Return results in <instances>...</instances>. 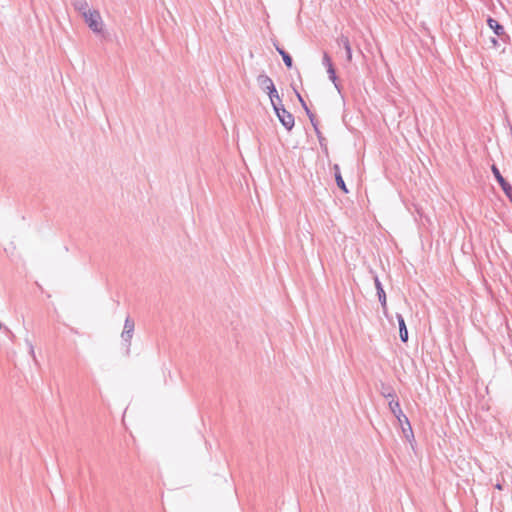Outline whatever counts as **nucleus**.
Wrapping results in <instances>:
<instances>
[{
	"label": "nucleus",
	"instance_id": "nucleus-1",
	"mask_svg": "<svg viewBox=\"0 0 512 512\" xmlns=\"http://www.w3.org/2000/svg\"><path fill=\"white\" fill-rule=\"evenodd\" d=\"M85 23L94 33H101L103 31V20L98 10H91L82 16Z\"/></svg>",
	"mask_w": 512,
	"mask_h": 512
},
{
	"label": "nucleus",
	"instance_id": "nucleus-2",
	"mask_svg": "<svg viewBox=\"0 0 512 512\" xmlns=\"http://www.w3.org/2000/svg\"><path fill=\"white\" fill-rule=\"evenodd\" d=\"M388 406H389V409L392 412V414L398 419L399 423H402V418L404 419V421H405V423L407 425V430L412 435L411 424H410L407 416L403 413V411H402V409L400 407V403L397 400V398L394 399V400H390L389 403H388Z\"/></svg>",
	"mask_w": 512,
	"mask_h": 512
},
{
	"label": "nucleus",
	"instance_id": "nucleus-3",
	"mask_svg": "<svg viewBox=\"0 0 512 512\" xmlns=\"http://www.w3.org/2000/svg\"><path fill=\"white\" fill-rule=\"evenodd\" d=\"M281 124L290 131L294 127V116L288 112L284 106L276 108L274 110Z\"/></svg>",
	"mask_w": 512,
	"mask_h": 512
},
{
	"label": "nucleus",
	"instance_id": "nucleus-4",
	"mask_svg": "<svg viewBox=\"0 0 512 512\" xmlns=\"http://www.w3.org/2000/svg\"><path fill=\"white\" fill-rule=\"evenodd\" d=\"M374 284L377 290V295L379 302L381 303L384 314H387V301H386V293L383 289L382 283L380 282L378 276H374Z\"/></svg>",
	"mask_w": 512,
	"mask_h": 512
},
{
	"label": "nucleus",
	"instance_id": "nucleus-5",
	"mask_svg": "<svg viewBox=\"0 0 512 512\" xmlns=\"http://www.w3.org/2000/svg\"><path fill=\"white\" fill-rule=\"evenodd\" d=\"M491 170H492V173H493L495 179L497 180V182L501 186L503 192L504 193L510 192V190H512V186L505 180V178L502 176V174L500 173V171L497 168V166L496 165H492Z\"/></svg>",
	"mask_w": 512,
	"mask_h": 512
},
{
	"label": "nucleus",
	"instance_id": "nucleus-6",
	"mask_svg": "<svg viewBox=\"0 0 512 512\" xmlns=\"http://www.w3.org/2000/svg\"><path fill=\"white\" fill-rule=\"evenodd\" d=\"M337 43H338V45L343 46L344 50L346 51V59L348 62H351L352 50H351L349 38L347 36H345L344 34H341L337 38Z\"/></svg>",
	"mask_w": 512,
	"mask_h": 512
},
{
	"label": "nucleus",
	"instance_id": "nucleus-7",
	"mask_svg": "<svg viewBox=\"0 0 512 512\" xmlns=\"http://www.w3.org/2000/svg\"><path fill=\"white\" fill-rule=\"evenodd\" d=\"M487 24L497 36H505L506 38H509V36L505 34L504 27L501 24H499L498 21H496L495 19L489 17L487 20Z\"/></svg>",
	"mask_w": 512,
	"mask_h": 512
},
{
	"label": "nucleus",
	"instance_id": "nucleus-8",
	"mask_svg": "<svg viewBox=\"0 0 512 512\" xmlns=\"http://www.w3.org/2000/svg\"><path fill=\"white\" fill-rule=\"evenodd\" d=\"M396 318H397L398 324H399L400 339L402 342L406 343L408 341V330H407L404 318L401 314H397Z\"/></svg>",
	"mask_w": 512,
	"mask_h": 512
},
{
	"label": "nucleus",
	"instance_id": "nucleus-9",
	"mask_svg": "<svg viewBox=\"0 0 512 512\" xmlns=\"http://www.w3.org/2000/svg\"><path fill=\"white\" fill-rule=\"evenodd\" d=\"M74 9L79 12L82 16L91 11L89 4L86 0H74L72 2Z\"/></svg>",
	"mask_w": 512,
	"mask_h": 512
},
{
	"label": "nucleus",
	"instance_id": "nucleus-10",
	"mask_svg": "<svg viewBox=\"0 0 512 512\" xmlns=\"http://www.w3.org/2000/svg\"><path fill=\"white\" fill-rule=\"evenodd\" d=\"M277 52L282 56V59L284 61V64L288 69H291L293 66V60L292 57L287 53L283 48L279 47L277 44H274Z\"/></svg>",
	"mask_w": 512,
	"mask_h": 512
},
{
	"label": "nucleus",
	"instance_id": "nucleus-11",
	"mask_svg": "<svg viewBox=\"0 0 512 512\" xmlns=\"http://www.w3.org/2000/svg\"><path fill=\"white\" fill-rule=\"evenodd\" d=\"M257 83L260 86V88L262 90H264L267 86L271 85L273 83V81L269 76H267L265 74H260L257 77Z\"/></svg>",
	"mask_w": 512,
	"mask_h": 512
},
{
	"label": "nucleus",
	"instance_id": "nucleus-12",
	"mask_svg": "<svg viewBox=\"0 0 512 512\" xmlns=\"http://www.w3.org/2000/svg\"><path fill=\"white\" fill-rule=\"evenodd\" d=\"M133 334H134V332L133 331L129 332V330L122 331V333H121V338L127 347V354L130 353L131 339L133 337Z\"/></svg>",
	"mask_w": 512,
	"mask_h": 512
},
{
	"label": "nucleus",
	"instance_id": "nucleus-13",
	"mask_svg": "<svg viewBox=\"0 0 512 512\" xmlns=\"http://www.w3.org/2000/svg\"><path fill=\"white\" fill-rule=\"evenodd\" d=\"M381 394L385 398H389L390 400H394L397 398L395 391L391 387H384L382 388Z\"/></svg>",
	"mask_w": 512,
	"mask_h": 512
},
{
	"label": "nucleus",
	"instance_id": "nucleus-14",
	"mask_svg": "<svg viewBox=\"0 0 512 512\" xmlns=\"http://www.w3.org/2000/svg\"><path fill=\"white\" fill-rule=\"evenodd\" d=\"M335 180H336V184L337 186L344 192V193H348V189L346 187V184L341 176V173H335Z\"/></svg>",
	"mask_w": 512,
	"mask_h": 512
},
{
	"label": "nucleus",
	"instance_id": "nucleus-15",
	"mask_svg": "<svg viewBox=\"0 0 512 512\" xmlns=\"http://www.w3.org/2000/svg\"><path fill=\"white\" fill-rule=\"evenodd\" d=\"M263 91L267 92V94L269 95L270 100H273V97H277L278 98V92H277V90L275 88L274 83H272L271 85L267 86Z\"/></svg>",
	"mask_w": 512,
	"mask_h": 512
},
{
	"label": "nucleus",
	"instance_id": "nucleus-16",
	"mask_svg": "<svg viewBox=\"0 0 512 512\" xmlns=\"http://www.w3.org/2000/svg\"><path fill=\"white\" fill-rule=\"evenodd\" d=\"M327 73L329 75V79L334 83V85L337 88V90H340L338 84L336 83L337 76H336L335 68L332 67V68L327 69Z\"/></svg>",
	"mask_w": 512,
	"mask_h": 512
},
{
	"label": "nucleus",
	"instance_id": "nucleus-17",
	"mask_svg": "<svg viewBox=\"0 0 512 512\" xmlns=\"http://www.w3.org/2000/svg\"><path fill=\"white\" fill-rule=\"evenodd\" d=\"M134 328H135L134 321L128 316L125 319L123 331L129 330V332H131V331L134 332Z\"/></svg>",
	"mask_w": 512,
	"mask_h": 512
},
{
	"label": "nucleus",
	"instance_id": "nucleus-18",
	"mask_svg": "<svg viewBox=\"0 0 512 512\" xmlns=\"http://www.w3.org/2000/svg\"><path fill=\"white\" fill-rule=\"evenodd\" d=\"M322 64H323V66L326 67V69L334 67L333 63H332V60H331V57L326 52L323 54Z\"/></svg>",
	"mask_w": 512,
	"mask_h": 512
},
{
	"label": "nucleus",
	"instance_id": "nucleus-19",
	"mask_svg": "<svg viewBox=\"0 0 512 512\" xmlns=\"http://www.w3.org/2000/svg\"><path fill=\"white\" fill-rule=\"evenodd\" d=\"M309 120H310V122H311V124H312V126H313V128H314V130H315V132H316V134H317V136L319 138V140L321 141V133H320L319 128H318V120H317V118L316 117H311V119H309Z\"/></svg>",
	"mask_w": 512,
	"mask_h": 512
},
{
	"label": "nucleus",
	"instance_id": "nucleus-20",
	"mask_svg": "<svg viewBox=\"0 0 512 512\" xmlns=\"http://www.w3.org/2000/svg\"><path fill=\"white\" fill-rule=\"evenodd\" d=\"M271 104L273 106V110H276V108L283 106L282 100L279 95H278V98L273 97V100H271Z\"/></svg>",
	"mask_w": 512,
	"mask_h": 512
},
{
	"label": "nucleus",
	"instance_id": "nucleus-21",
	"mask_svg": "<svg viewBox=\"0 0 512 512\" xmlns=\"http://www.w3.org/2000/svg\"><path fill=\"white\" fill-rule=\"evenodd\" d=\"M400 425H401V428H402V432H403V434L405 435V437L407 439H409L410 437H413V434L411 435L409 433V431L407 430V425H406V423H405L403 418H402V423H400Z\"/></svg>",
	"mask_w": 512,
	"mask_h": 512
},
{
	"label": "nucleus",
	"instance_id": "nucleus-22",
	"mask_svg": "<svg viewBox=\"0 0 512 512\" xmlns=\"http://www.w3.org/2000/svg\"><path fill=\"white\" fill-rule=\"evenodd\" d=\"M297 98L299 100V102L301 103V106L303 107V109L307 108V104L306 102L304 101L303 97L297 92Z\"/></svg>",
	"mask_w": 512,
	"mask_h": 512
},
{
	"label": "nucleus",
	"instance_id": "nucleus-23",
	"mask_svg": "<svg viewBox=\"0 0 512 512\" xmlns=\"http://www.w3.org/2000/svg\"><path fill=\"white\" fill-rule=\"evenodd\" d=\"M304 110H305V112H306L307 116L309 117V119H311V117H316V116H315V115L310 111V109H309L308 107H307V108H305Z\"/></svg>",
	"mask_w": 512,
	"mask_h": 512
},
{
	"label": "nucleus",
	"instance_id": "nucleus-24",
	"mask_svg": "<svg viewBox=\"0 0 512 512\" xmlns=\"http://www.w3.org/2000/svg\"><path fill=\"white\" fill-rule=\"evenodd\" d=\"M505 195L507 196V198L510 200V202L512 203V189L510 190V192L508 193H505Z\"/></svg>",
	"mask_w": 512,
	"mask_h": 512
},
{
	"label": "nucleus",
	"instance_id": "nucleus-25",
	"mask_svg": "<svg viewBox=\"0 0 512 512\" xmlns=\"http://www.w3.org/2000/svg\"><path fill=\"white\" fill-rule=\"evenodd\" d=\"M505 195L507 196V198L510 200V202L512 203V189L510 190V192L508 193H505Z\"/></svg>",
	"mask_w": 512,
	"mask_h": 512
},
{
	"label": "nucleus",
	"instance_id": "nucleus-26",
	"mask_svg": "<svg viewBox=\"0 0 512 512\" xmlns=\"http://www.w3.org/2000/svg\"><path fill=\"white\" fill-rule=\"evenodd\" d=\"M333 169H334L335 173H340V167H339V165H338V164H335V165L333 166Z\"/></svg>",
	"mask_w": 512,
	"mask_h": 512
},
{
	"label": "nucleus",
	"instance_id": "nucleus-27",
	"mask_svg": "<svg viewBox=\"0 0 512 512\" xmlns=\"http://www.w3.org/2000/svg\"><path fill=\"white\" fill-rule=\"evenodd\" d=\"M30 354H31L33 357H35V355H34V347H33V345H32V344H30Z\"/></svg>",
	"mask_w": 512,
	"mask_h": 512
},
{
	"label": "nucleus",
	"instance_id": "nucleus-28",
	"mask_svg": "<svg viewBox=\"0 0 512 512\" xmlns=\"http://www.w3.org/2000/svg\"><path fill=\"white\" fill-rule=\"evenodd\" d=\"M495 487H496L498 490H502V489H503V487H502V485H501L500 483L496 484V486H495Z\"/></svg>",
	"mask_w": 512,
	"mask_h": 512
},
{
	"label": "nucleus",
	"instance_id": "nucleus-29",
	"mask_svg": "<svg viewBox=\"0 0 512 512\" xmlns=\"http://www.w3.org/2000/svg\"><path fill=\"white\" fill-rule=\"evenodd\" d=\"M2 328V323L0 322V329Z\"/></svg>",
	"mask_w": 512,
	"mask_h": 512
}]
</instances>
